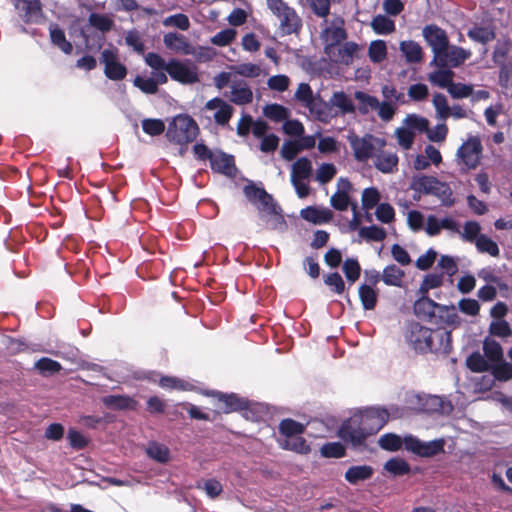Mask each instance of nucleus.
<instances>
[{
  "label": "nucleus",
  "mask_w": 512,
  "mask_h": 512,
  "mask_svg": "<svg viewBox=\"0 0 512 512\" xmlns=\"http://www.w3.org/2000/svg\"><path fill=\"white\" fill-rule=\"evenodd\" d=\"M337 174V168L332 163H322L315 172V180L322 186L329 183Z\"/></svg>",
  "instance_id": "obj_39"
},
{
  "label": "nucleus",
  "mask_w": 512,
  "mask_h": 512,
  "mask_svg": "<svg viewBox=\"0 0 512 512\" xmlns=\"http://www.w3.org/2000/svg\"><path fill=\"white\" fill-rule=\"evenodd\" d=\"M433 336V330L418 323H412L408 327L406 339L408 344L416 351L427 352L429 342Z\"/></svg>",
  "instance_id": "obj_11"
},
{
  "label": "nucleus",
  "mask_w": 512,
  "mask_h": 512,
  "mask_svg": "<svg viewBox=\"0 0 512 512\" xmlns=\"http://www.w3.org/2000/svg\"><path fill=\"white\" fill-rule=\"evenodd\" d=\"M458 234L462 238V240L469 242V243H475L479 236H481V226L476 221H467L463 225V229L460 230Z\"/></svg>",
  "instance_id": "obj_38"
},
{
  "label": "nucleus",
  "mask_w": 512,
  "mask_h": 512,
  "mask_svg": "<svg viewBox=\"0 0 512 512\" xmlns=\"http://www.w3.org/2000/svg\"><path fill=\"white\" fill-rule=\"evenodd\" d=\"M229 99L237 105H244L252 102L253 92L244 82L233 83L231 85Z\"/></svg>",
  "instance_id": "obj_29"
},
{
  "label": "nucleus",
  "mask_w": 512,
  "mask_h": 512,
  "mask_svg": "<svg viewBox=\"0 0 512 512\" xmlns=\"http://www.w3.org/2000/svg\"><path fill=\"white\" fill-rule=\"evenodd\" d=\"M395 136L400 147L408 150L414 143L415 134L407 127H400L395 131Z\"/></svg>",
  "instance_id": "obj_59"
},
{
  "label": "nucleus",
  "mask_w": 512,
  "mask_h": 512,
  "mask_svg": "<svg viewBox=\"0 0 512 512\" xmlns=\"http://www.w3.org/2000/svg\"><path fill=\"white\" fill-rule=\"evenodd\" d=\"M230 70L247 78H256L261 74V67L254 63H240L232 65L230 66Z\"/></svg>",
  "instance_id": "obj_47"
},
{
  "label": "nucleus",
  "mask_w": 512,
  "mask_h": 512,
  "mask_svg": "<svg viewBox=\"0 0 512 512\" xmlns=\"http://www.w3.org/2000/svg\"><path fill=\"white\" fill-rule=\"evenodd\" d=\"M313 176L312 161L307 157L298 158L291 166L290 181L299 198L310 194L309 180Z\"/></svg>",
  "instance_id": "obj_6"
},
{
  "label": "nucleus",
  "mask_w": 512,
  "mask_h": 512,
  "mask_svg": "<svg viewBox=\"0 0 512 512\" xmlns=\"http://www.w3.org/2000/svg\"><path fill=\"white\" fill-rule=\"evenodd\" d=\"M404 276V271L392 264L385 267L381 279L386 285L401 287Z\"/></svg>",
  "instance_id": "obj_32"
},
{
  "label": "nucleus",
  "mask_w": 512,
  "mask_h": 512,
  "mask_svg": "<svg viewBox=\"0 0 512 512\" xmlns=\"http://www.w3.org/2000/svg\"><path fill=\"white\" fill-rule=\"evenodd\" d=\"M384 468L394 476L404 475L410 471L409 464L401 458H392L388 460Z\"/></svg>",
  "instance_id": "obj_54"
},
{
  "label": "nucleus",
  "mask_w": 512,
  "mask_h": 512,
  "mask_svg": "<svg viewBox=\"0 0 512 512\" xmlns=\"http://www.w3.org/2000/svg\"><path fill=\"white\" fill-rule=\"evenodd\" d=\"M373 474V469L370 466H353L350 467L345 473V479L351 484H356L359 481L369 479Z\"/></svg>",
  "instance_id": "obj_35"
},
{
  "label": "nucleus",
  "mask_w": 512,
  "mask_h": 512,
  "mask_svg": "<svg viewBox=\"0 0 512 512\" xmlns=\"http://www.w3.org/2000/svg\"><path fill=\"white\" fill-rule=\"evenodd\" d=\"M210 162L213 170L226 176L231 177L236 173L234 158L231 155L222 152L214 153V155L210 156Z\"/></svg>",
  "instance_id": "obj_23"
},
{
  "label": "nucleus",
  "mask_w": 512,
  "mask_h": 512,
  "mask_svg": "<svg viewBox=\"0 0 512 512\" xmlns=\"http://www.w3.org/2000/svg\"><path fill=\"white\" fill-rule=\"evenodd\" d=\"M404 445L407 450L416 453L423 457H431L443 450L444 441L434 440L429 442H422L413 436L404 438Z\"/></svg>",
  "instance_id": "obj_12"
},
{
  "label": "nucleus",
  "mask_w": 512,
  "mask_h": 512,
  "mask_svg": "<svg viewBox=\"0 0 512 512\" xmlns=\"http://www.w3.org/2000/svg\"><path fill=\"white\" fill-rule=\"evenodd\" d=\"M420 298L414 303V312L417 316L431 320L438 315L441 304L430 299L426 294H419Z\"/></svg>",
  "instance_id": "obj_25"
},
{
  "label": "nucleus",
  "mask_w": 512,
  "mask_h": 512,
  "mask_svg": "<svg viewBox=\"0 0 512 512\" xmlns=\"http://www.w3.org/2000/svg\"><path fill=\"white\" fill-rule=\"evenodd\" d=\"M369 57L375 62L379 63L386 58L387 55V47L383 40H376L371 42L369 46Z\"/></svg>",
  "instance_id": "obj_57"
},
{
  "label": "nucleus",
  "mask_w": 512,
  "mask_h": 512,
  "mask_svg": "<svg viewBox=\"0 0 512 512\" xmlns=\"http://www.w3.org/2000/svg\"><path fill=\"white\" fill-rule=\"evenodd\" d=\"M410 188L417 193L434 195L445 205L452 204L450 187L433 176L420 175L413 177Z\"/></svg>",
  "instance_id": "obj_5"
},
{
  "label": "nucleus",
  "mask_w": 512,
  "mask_h": 512,
  "mask_svg": "<svg viewBox=\"0 0 512 512\" xmlns=\"http://www.w3.org/2000/svg\"><path fill=\"white\" fill-rule=\"evenodd\" d=\"M467 366L474 372H484L491 369V364L480 353L471 354L467 358Z\"/></svg>",
  "instance_id": "obj_58"
},
{
  "label": "nucleus",
  "mask_w": 512,
  "mask_h": 512,
  "mask_svg": "<svg viewBox=\"0 0 512 512\" xmlns=\"http://www.w3.org/2000/svg\"><path fill=\"white\" fill-rule=\"evenodd\" d=\"M474 244L480 253H487L493 257H497L500 253L497 243L484 234L479 236Z\"/></svg>",
  "instance_id": "obj_46"
},
{
  "label": "nucleus",
  "mask_w": 512,
  "mask_h": 512,
  "mask_svg": "<svg viewBox=\"0 0 512 512\" xmlns=\"http://www.w3.org/2000/svg\"><path fill=\"white\" fill-rule=\"evenodd\" d=\"M337 190L330 198L331 206L338 211H346L351 204L350 192L352 184L347 178H339L336 183Z\"/></svg>",
  "instance_id": "obj_17"
},
{
  "label": "nucleus",
  "mask_w": 512,
  "mask_h": 512,
  "mask_svg": "<svg viewBox=\"0 0 512 512\" xmlns=\"http://www.w3.org/2000/svg\"><path fill=\"white\" fill-rule=\"evenodd\" d=\"M316 96L317 95L313 93L311 87L307 83H300L294 94L295 100L300 102L301 105L305 108L314 100Z\"/></svg>",
  "instance_id": "obj_55"
},
{
  "label": "nucleus",
  "mask_w": 512,
  "mask_h": 512,
  "mask_svg": "<svg viewBox=\"0 0 512 512\" xmlns=\"http://www.w3.org/2000/svg\"><path fill=\"white\" fill-rule=\"evenodd\" d=\"M342 269L348 281L354 283L358 280L361 268L357 260L346 259L343 263Z\"/></svg>",
  "instance_id": "obj_61"
},
{
  "label": "nucleus",
  "mask_w": 512,
  "mask_h": 512,
  "mask_svg": "<svg viewBox=\"0 0 512 512\" xmlns=\"http://www.w3.org/2000/svg\"><path fill=\"white\" fill-rule=\"evenodd\" d=\"M50 37L52 43L61 49L64 53L70 54L72 52V44L67 41L63 30L57 26H52L50 28Z\"/></svg>",
  "instance_id": "obj_41"
},
{
  "label": "nucleus",
  "mask_w": 512,
  "mask_h": 512,
  "mask_svg": "<svg viewBox=\"0 0 512 512\" xmlns=\"http://www.w3.org/2000/svg\"><path fill=\"white\" fill-rule=\"evenodd\" d=\"M290 82L288 76L280 74L270 77L267 80V86L270 90L284 92L289 88Z\"/></svg>",
  "instance_id": "obj_63"
},
{
  "label": "nucleus",
  "mask_w": 512,
  "mask_h": 512,
  "mask_svg": "<svg viewBox=\"0 0 512 512\" xmlns=\"http://www.w3.org/2000/svg\"><path fill=\"white\" fill-rule=\"evenodd\" d=\"M493 376L499 381H509L512 379V364L505 361L504 359L491 365Z\"/></svg>",
  "instance_id": "obj_44"
},
{
  "label": "nucleus",
  "mask_w": 512,
  "mask_h": 512,
  "mask_svg": "<svg viewBox=\"0 0 512 512\" xmlns=\"http://www.w3.org/2000/svg\"><path fill=\"white\" fill-rule=\"evenodd\" d=\"M329 105L338 113V116L355 112L352 99L343 91H335L329 99Z\"/></svg>",
  "instance_id": "obj_24"
},
{
  "label": "nucleus",
  "mask_w": 512,
  "mask_h": 512,
  "mask_svg": "<svg viewBox=\"0 0 512 512\" xmlns=\"http://www.w3.org/2000/svg\"><path fill=\"white\" fill-rule=\"evenodd\" d=\"M371 27L377 34H389L395 30L394 21L385 15H377L371 22Z\"/></svg>",
  "instance_id": "obj_45"
},
{
  "label": "nucleus",
  "mask_w": 512,
  "mask_h": 512,
  "mask_svg": "<svg viewBox=\"0 0 512 512\" xmlns=\"http://www.w3.org/2000/svg\"><path fill=\"white\" fill-rule=\"evenodd\" d=\"M423 36L431 46L435 59L449 44L446 32L437 26H426L423 29Z\"/></svg>",
  "instance_id": "obj_18"
},
{
  "label": "nucleus",
  "mask_w": 512,
  "mask_h": 512,
  "mask_svg": "<svg viewBox=\"0 0 512 512\" xmlns=\"http://www.w3.org/2000/svg\"><path fill=\"white\" fill-rule=\"evenodd\" d=\"M433 106L436 111L437 118L446 120L450 117V106L445 95L436 93L432 99Z\"/></svg>",
  "instance_id": "obj_49"
},
{
  "label": "nucleus",
  "mask_w": 512,
  "mask_h": 512,
  "mask_svg": "<svg viewBox=\"0 0 512 512\" xmlns=\"http://www.w3.org/2000/svg\"><path fill=\"white\" fill-rule=\"evenodd\" d=\"M453 76L454 73L451 70L446 69H439L429 74L428 80L432 82L433 84L441 87V88H448L450 87L451 83L453 82Z\"/></svg>",
  "instance_id": "obj_40"
},
{
  "label": "nucleus",
  "mask_w": 512,
  "mask_h": 512,
  "mask_svg": "<svg viewBox=\"0 0 512 512\" xmlns=\"http://www.w3.org/2000/svg\"><path fill=\"white\" fill-rule=\"evenodd\" d=\"M468 37L475 42L486 44L495 38V32L489 25L475 26L468 31Z\"/></svg>",
  "instance_id": "obj_34"
},
{
  "label": "nucleus",
  "mask_w": 512,
  "mask_h": 512,
  "mask_svg": "<svg viewBox=\"0 0 512 512\" xmlns=\"http://www.w3.org/2000/svg\"><path fill=\"white\" fill-rule=\"evenodd\" d=\"M244 194L247 199L257 206L260 217L269 224L271 229L283 230L285 220L281 208L274 202L272 196L264 189L255 186H245Z\"/></svg>",
  "instance_id": "obj_2"
},
{
  "label": "nucleus",
  "mask_w": 512,
  "mask_h": 512,
  "mask_svg": "<svg viewBox=\"0 0 512 512\" xmlns=\"http://www.w3.org/2000/svg\"><path fill=\"white\" fill-rule=\"evenodd\" d=\"M267 6L279 21V29L282 34L290 35L298 33L302 28V19L296 10L283 0H266Z\"/></svg>",
  "instance_id": "obj_3"
},
{
  "label": "nucleus",
  "mask_w": 512,
  "mask_h": 512,
  "mask_svg": "<svg viewBox=\"0 0 512 512\" xmlns=\"http://www.w3.org/2000/svg\"><path fill=\"white\" fill-rule=\"evenodd\" d=\"M458 311L469 317H476L480 312V304L472 298H462L456 305Z\"/></svg>",
  "instance_id": "obj_50"
},
{
  "label": "nucleus",
  "mask_w": 512,
  "mask_h": 512,
  "mask_svg": "<svg viewBox=\"0 0 512 512\" xmlns=\"http://www.w3.org/2000/svg\"><path fill=\"white\" fill-rule=\"evenodd\" d=\"M444 276L441 273H430L424 276L418 294H428L429 290L441 287Z\"/></svg>",
  "instance_id": "obj_43"
},
{
  "label": "nucleus",
  "mask_w": 512,
  "mask_h": 512,
  "mask_svg": "<svg viewBox=\"0 0 512 512\" xmlns=\"http://www.w3.org/2000/svg\"><path fill=\"white\" fill-rule=\"evenodd\" d=\"M350 145L355 158L358 161H366L373 158L381 147H385L386 142L384 139L372 135H366L362 138L353 136L350 138Z\"/></svg>",
  "instance_id": "obj_7"
},
{
  "label": "nucleus",
  "mask_w": 512,
  "mask_h": 512,
  "mask_svg": "<svg viewBox=\"0 0 512 512\" xmlns=\"http://www.w3.org/2000/svg\"><path fill=\"white\" fill-rule=\"evenodd\" d=\"M216 396L218 397L219 404L221 405L219 409L224 413H230L244 407V402L234 394L227 395L217 393Z\"/></svg>",
  "instance_id": "obj_33"
},
{
  "label": "nucleus",
  "mask_w": 512,
  "mask_h": 512,
  "mask_svg": "<svg viewBox=\"0 0 512 512\" xmlns=\"http://www.w3.org/2000/svg\"><path fill=\"white\" fill-rule=\"evenodd\" d=\"M359 297L365 309L371 310L375 307L377 302V294L372 287L368 285L360 286Z\"/></svg>",
  "instance_id": "obj_53"
},
{
  "label": "nucleus",
  "mask_w": 512,
  "mask_h": 512,
  "mask_svg": "<svg viewBox=\"0 0 512 512\" xmlns=\"http://www.w3.org/2000/svg\"><path fill=\"white\" fill-rule=\"evenodd\" d=\"M263 113L267 118L274 121H283L289 116L288 109L279 104L266 105L263 109Z\"/></svg>",
  "instance_id": "obj_51"
},
{
  "label": "nucleus",
  "mask_w": 512,
  "mask_h": 512,
  "mask_svg": "<svg viewBox=\"0 0 512 512\" xmlns=\"http://www.w3.org/2000/svg\"><path fill=\"white\" fill-rule=\"evenodd\" d=\"M167 73L172 79L183 84H193L199 81L195 67L177 60H171L168 62Z\"/></svg>",
  "instance_id": "obj_14"
},
{
  "label": "nucleus",
  "mask_w": 512,
  "mask_h": 512,
  "mask_svg": "<svg viewBox=\"0 0 512 512\" xmlns=\"http://www.w3.org/2000/svg\"><path fill=\"white\" fill-rule=\"evenodd\" d=\"M198 131L199 128L191 117L179 115L169 125L166 137L169 141L183 146L194 141Z\"/></svg>",
  "instance_id": "obj_4"
},
{
  "label": "nucleus",
  "mask_w": 512,
  "mask_h": 512,
  "mask_svg": "<svg viewBox=\"0 0 512 512\" xmlns=\"http://www.w3.org/2000/svg\"><path fill=\"white\" fill-rule=\"evenodd\" d=\"M34 367L44 376L53 375L62 369L59 362L47 357L39 359Z\"/></svg>",
  "instance_id": "obj_48"
},
{
  "label": "nucleus",
  "mask_w": 512,
  "mask_h": 512,
  "mask_svg": "<svg viewBox=\"0 0 512 512\" xmlns=\"http://www.w3.org/2000/svg\"><path fill=\"white\" fill-rule=\"evenodd\" d=\"M374 159V166L383 173H392L396 171L398 165V157L395 153L387 151L381 147L376 152Z\"/></svg>",
  "instance_id": "obj_22"
},
{
  "label": "nucleus",
  "mask_w": 512,
  "mask_h": 512,
  "mask_svg": "<svg viewBox=\"0 0 512 512\" xmlns=\"http://www.w3.org/2000/svg\"><path fill=\"white\" fill-rule=\"evenodd\" d=\"M354 97L359 102L358 110L361 114H367L379 106V100L376 97L362 91H356Z\"/></svg>",
  "instance_id": "obj_37"
},
{
  "label": "nucleus",
  "mask_w": 512,
  "mask_h": 512,
  "mask_svg": "<svg viewBox=\"0 0 512 512\" xmlns=\"http://www.w3.org/2000/svg\"><path fill=\"white\" fill-rule=\"evenodd\" d=\"M440 321L453 329L459 328L465 322L459 315L456 305H442L438 307Z\"/></svg>",
  "instance_id": "obj_27"
},
{
  "label": "nucleus",
  "mask_w": 512,
  "mask_h": 512,
  "mask_svg": "<svg viewBox=\"0 0 512 512\" xmlns=\"http://www.w3.org/2000/svg\"><path fill=\"white\" fill-rule=\"evenodd\" d=\"M91 26L100 30L101 32H108L112 29L114 22L113 20L103 14L92 13L88 19Z\"/></svg>",
  "instance_id": "obj_52"
},
{
  "label": "nucleus",
  "mask_w": 512,
  "mask_h": 512,
  "mask_svg": "<svg viewBox=\"0 0 512 512\" xmlns=\"http://www.w3.org/2000/svg\"><path fill=\"white\" fill-rule=\"evenodd\" d=\"M301 217L313 224L328 223L333 218V212L328 208L307 207L301 210Z\"/></svg>",
  "instance_id": "obj_28"
},
{
  "label": "nucleus",
  "mask_w": 512,
  "mask_h": 512,
  "mask_svg": "<svg viewBox=\"0 0 512 512\" xmlns=\"http://www.w3.org/2000/svg\"><path fill=\"white\" fill-rule=\"evenodd\" d=\"M146 454L149 458L161 464L168 463L171 459L169 448L158 442H150L147 445Z\"/></svg>",
  "instance_id": "obj_31"
},
{
  "label": "nucleus",
  "mask_w": 512,
  "mask_h": 512,
  "mask_svg": "<svg viewBox=\"0 0 512 512\" xmlns=\"http://www.w3.org/2000/svg\"><path fill=\"white\" fill-rule=\"evenodd\" d=\"M279 429L283 435L287 436L288 438H292L293 436L303 433L304 426L292 419H284L281 421Z\"/></svg>",
  "instance_id": "obj_56"
},
{
  "label": "nucleus",
  "mask_w": 512,
  "mask_h": 512,
  "mask_svg": "<svg viewBox=\"0 0 512 512\" xmlns=\"http://www.w3.org/2000/svg\"><path fill=\"white\" fill-rule=\"evenodd\" d=\"M326 27L321 32V40L324 43V52L333 49L347 38L344 28V20L341 17H335L330 22L325 21Z\"/></svg>",
  "instance_id": "obj_9"
},
{
  "label": "nucleus",
  "mask_w": 512,
  "mask_h": 512,
  "mask_svg": "<svg viewBox=\"0 0 512 512\" xmlns=\"http://www.w3.org/2000/svg\"><path fill=\"white\" fill-rule=\"evenodd\" d=\"M359 46L354 42H346L343 45L339 44L333 49L325 52L328 58L335 63L342 65H350L357 55Z\"/></svg>",
  "instance_id": "obj_16"
},
{
  "label": "nucleus",
  "mask_w": 512,
  "mask_h": 512,
  "mask_svg": "<svg viewBox=\"0 0 512 512\" xmlns=\"http://www.w3.org/2000/svg\"><path fill=\"white\" fill-rule=\"evenodd\" d=\"M164 45L178 54L196 55V49L189 43L187 38L178 33L170 32L164 35Z\"/></svg>",
  "instance_id": "obj_20"
},
{
  "label": "nucleus",
  "mask_w": 512,
  "mask_h": 512,
  "mask_svg": "<svg viewBox=\"0 0 512 512\" xmlns=\"http://www.w3.org/2000/svg\"><path fill=\"white\" fill-rule=\"evenodd\" d=\"M103 403L111 409H128L132 408L134 401L123 395H109L102 399Z\"/></svg>",
  "instance_id": "obj_42"
},
{
  "label": "nucleus",
  "mask_w": 512,
  "mask_h": 512,
  "mask_svg": "<svg viewBox=\"0 0 512 512\" xmlns=\"http://www.w3.org/2000/svg\"><path fill=\"white\" fill-rule=\"evenodd\" d=\"M306 108L315 120L322 123H329L333 118L338 116V113L330 107L329 100L324 101L319 95H317Z\"/></svg>",
  "instance_id": "obj_19"
},
{
  "label": "nucleus",
  "mask_w": 512,
  "mask_h": 512,
  "mask_svg": "<svg viewBox=\"0 0 512 512\" xmlns=\"http://www.w3.org/2000/svg\"><path fill=\"white\" fill-rule=\"evenodd\" d=\"M14 6L20 18L26 23H38L42 19L39 0H14Z\"/></svg>",
  "instance_id": "obj_15"
},
{
  "label": "nucleus",
  "mask_w": 512,
  "mask_h": 512,
  "mask_svg": "<svg viewBox=\"0 0 512 512\" xmlns=\"http://www.w3.org/2000/svg\"><path fill=\"white\" fill-rule=\"evenodd\" d=\"M205 108L209 111H215L213 117L217 124L225 125L233 114V107L221 98H213L208 101Z\"/></svg>",
  "instance_id": "obj_21"
},
{
  "label": "nucleus",
  "mask_w": 512,
  "mask_h": 512,
  "mask_svg": "<svg viewBox=\"0 0 512 512\" xmlns=\"http://www.w3.org/2000/svg\"><path fill=\"white\" fill-rule=\"evenodd\" d=\"M399 49L407 63H419L423 59V50L421 46L412 40L401 41Z\"/></svg>",
  "instance_id": "obj_30"
},
{
  "label": "nucleus",
  "mask_w": 512,
  "mask_h": 512,
  "mask_svg": "<svg viewBox=\"0 0 512 512\" xmlns=\"http://www.w3.org/2000/svg\"><path fill=\"white\" fill-rule=\"evenodd\" d=\"M483 351L487 361H490L491 365L504 359L501 345L493 339H485L483 343Z\"/></svg>",
  "instance_id": "obj_36"
},
{
  "label": "nucleus",
  "mask_w": 512,
  "mask_h": 512,
  "mask_svg": "<svg viewBox=\"0 0 512 512\" xmlns=\"http://www.w3.org/2000/svg\"><path fill=\"white\" fill-rule=\"evenodd\" d=\"M236 35H237L236 30L231 29V28L225 29V30H222V31L218 32L217 34H215L210 39V42L213 45H216L219 47H224V46L231 44L235 40Z\"/></svg>",
  "instance_id": "obj_60"
},
{
  "label": "nucleus",
  "mask_w": 512,
  "mask_h": 512,
  "mask_svg": "<svg viewBox=\"0 0 512 512\" xmlns=\"http://www.w3.org/2000/svg\"><path fill=\"white\" fill-rule=\"evenodd\" d=\"M100 62L104 65V74L107 78L118 81L126 77L127 68L119 61L117 49H104L101 52Z\"/></svg>",
  "instance_id": "obj_10"
},
{
  "label": "nucleus",
  "mask_w": 512,
  "mask_h": 512,
  "mask_svg": "<svg viewBox=\"0 0 512 512\" xmlns=\"http://www.w3.org/2000/svg\"><path fill=\"white\" fill-rule=\"evenodd\" d=\"M402 444H404V439L402 440L398 435L392 433L385 434L379 439V445L385 450L396 451L401 448Z\"/></svg>",
  "instance_id": "obj_62"
},
{
  "label": "nucleus",
  "mask_w": 512,
  "mask_h": 512,
  "mask_svg": "<svg viewBox=\"0 0 512 512\" xmlns=\"http://www.w3.org/2000/svg\"><path fill=\"white\" fill-rule=\"evenodd\" d=\"M471 57V51L449 44L435 59L441 67H458Z\"/></svg>",
  "instance_id": "obj_13"
},
{
  "label": "nucleus",
  "mask_w": 512,
  "mask_h": 512,
  "mask_svg": "<svg viewBox=\"0 0 512 512\" xmlns=\"http://www.w3.org/2000/svg\"><path fill=\"white\" fill-rule=\"evenodd\" d=\"M389 413L378 407L365 409L345 421L340 428L339 435L351 442L353 446L360 445L371 434L377 433L388 421Z\"/></svg>",
  "instance_id": "obj_1"
},
{
  "label": "nucleus",
  "mask_w": 512,
  "mask_h": 512,
  "mask_svg": "<svg viewBox=\"0 0 512 512\" xmlns=\"http://www.w3.org/2000/svg\"><path fill=\"white\" fill-rule=\"evenodd\" d=\"M482 145L478 138H469L457 151V157L462 165L461 170L467 172L470 169H475L481 158Z\"/></svg>",
  "instance_id": "obj_8"
},
{
  "label": "nucleus",
  "mask_w": 512,
  "mask_h": 512,
  "mask_svg": "<svg viewBox=\"0 0 512 512\" xmlns=\"http://www.w3.org/2000/svg\"><path fill=\"white\" fill-rule=\"evenodd\" d=\"M451 350V333L442 329L433 330L428 351L447 354Z\"/></svg>",
  "instance_id": "obj_26"
},
{
  "label": "nucleus",
  "mask_w": 512,
  "mask_h": 512,
  "mask_svg": "<svg viewBox=\"0 0 512 512\" xmlns=\"http://www.w3.org/2000/svg\"><path fill=\"white\" fill-rule=\"evenodd\" d=\"M380 200L379 191L374 188H366L362 192V205L365 210L372 209Z\"/></svg>",
  "instance_id": "obj_64"
}]
</instances>
